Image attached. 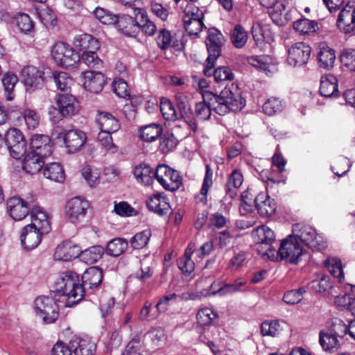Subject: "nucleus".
<instances>
[{"mask_svg":"<svg viewBox=\"0 0 355 355\" xmlns=\"http://www.w3.org/2000/svg\"><path fill=\"white\" fill-rule=\"evenodd\" d=\"M77 282L76 273L67 271L57 279L55 290L51 292V296L42 295L35 299V313L44 323L51 324L58 320L59 308L57 302H60L62 297H68L65 304L68 307L76 305L83 299V290Z\"/></svg>","mask_w":355,"mask_h":355,"instance_id":"obj_1","label":"nucleus"},{"mask_svg":"<svg viewBox=\"0 0 355 355\" xmlns=\"http://www.w3.org/2000/svg\"><path fill=\"white\" fill-rule=\"evenodd\" d=\"M202 101L196 103L193 118L205 121L210 118L211 111L224 116L230 112H239L245 105L236 87H225L219 94L212 92L202 93Z\"/></svg>","mask_w":355,"mask_h":355,"instance_id":"obj_2","label":"nucleus"},{"mask_svg":"<svg viewBox=\"0 0 355 355\" xmlns=\"http://www.w3.org/2000/svg\"><path fill=\"white\" fill-rule=\"evenodd\" d=\"M31 223L25 226L21 233V243L26 250L37 248L42 236L51 231L47 214L40 207H34L31 212Z\"/></svg>","mask_w":355,"mask_h":355,"instance_id":"obj_3","label":"nucleus"},{"mask_svg":"<svg viewBox=\"0 0 355 355\" xmlns=\"http://www.w3.org/2000/svg\"><path fill=\"white\" fill-rule=\"evenodd\" d=\"M302 253L303 250L296 237L289 235L282 241L277 251L268 249V259L272 261L285 260L290 263L297 264Z\"/></svg>","mask_w":355,"mask_h":355,"instance_id":"obj_4","label":"nucleus"},{"mask_svg":"<svg viewBox=\"0 0 355 355\" xmlns=\"http://www.w3.org/2000/svg\"><path fill=\"white\" fill-rule=\"evenodd\" d=\"M293 237L300 240L306 246L315 251H320L326 248L327 243L322 237L317 234L316 231L312 227L300 223L293 225Z\"/></svg>","mask_w":355,"mask_h":355,"instance_id":"obj_5","label":"nucleus"},{"mask_svg":"<svg viewBox=\"0 0 355 355\" xmlns=\"http://www.w3.org/2000/svg\"><path fill=\"white\" fill-rule=\"evenodd\" d=\"M51 55L57 64L69 68L80 62L78 52L64 42H58L52 48Z\"/></svg>","mask_w":355,"mask_h":355,"instance_id":"obj_6","label":"nucleus"},{"mask_svg":"<svg viewBox=\"0 0 355 355\" xmlns=\"http://www.w3.org/2000/svg\"><path fill=\"white\" fill-rule=\"evenodd\" d=\"M155 178L165 190L170 191H175L182 184L179 172L166 164H159L157 166Z\"/></svg>","mask_w":355,"mask_h":355,"instance_id":"obj_7","label":"nucleus"},{"mask_svg":"<svg viewBox=\"0 0 355 355\" xmlns=\"http://www.w3.org/2000/svg\"><path fill=\"white\" fill-rule=\"evenodd\" d=\"M225 42V39L220 31L216 28H211L208 30V35L206 38V46L208 51V57L206 62H208V68L205 73L210 74V67L213 66V62L221 55V48Z\"/></svg>","mask_w":355,"mask_h":355,"instance_id":"obj_8","label":"nucleus"},{"mask_svg":"<svg viewBox=\"0 0 355 355\" xmlns=\"http://www.w3.org/2000/svg\"><path fill=\"white\" fill-rule=\"evenodd\" d=\"M4 144L10 155L19 159L26 152V142L22 132L17 128L8 129L3 137Z\"/></svg>","mask_w":355,"mask_h":355,"instance_id":"obj_9","label":"nucleus"},{"mask_svg":"<svg viewBox=\"0 0 355 355\" xmlns=\"http://www.w3.org/2000/svg\"><path fill=\"white\" fill-rule=\"evenodd\" d=\"M337 26L345 34L355 35V1H349L340 11Z\"/></svg>","mask_w":355,"mask_h":355,"instance_id":"obj_10","label":"nucleus"},{"mask_svg":"<svg viewBox=\"0 0 355 355\" xmlns=\"http://www.w3.org/2000/svg\"><path fill=\"white\" fill-rule=\"evenodd\" d=\"M311 53V47L304 42H296L288 50L287 62L293 67H300L307 63Z\"/></svg>","mask_w":355,"mask_h":355,"instance_id":"obj_11","label":"nucleus"},{"mask_svg":"<svg viewBox=\"0 0 355 355\" xmlns=\"http://www.w3.org/2000/svg\"><path fill=\"white\" fill-rule=\"evenodd\" d=\"M55 103L60 116L64 118H71L78 114L80 110L79 101L71 94L58 95Z\"/></svg>","mask_w":355,"mask_h":355,"instance_id":"obj_12","label":"nucleus"},{"mask_svg":"<svg viewBox=\"0 0 355 355\" xmlns=\"http://www.w3.org/2000/svg\"><path fill=\"white\" fill-rule=\"evenodd\" d=\"M88 208L87 201L80 197L71 198L66 206L67 217L71 223H77L85 218Z\"/></svg>","mask_w":355,"mask_h":355,"instance_id":"obj_13","label":"nucleus"},{"mask_svg":"<svg viewBox=\"0 0 355 355\" xmlns=\"http://www.w3.org/2000/svg\"><path fill=\"white\" fill-rule=\"evenodd\" d=\"M175 100L178 119H184L193 132H196L198 125L196 120L193 118L188 98L182 94H178L175 95Z\"/></svg>","mask_w":355,"mask_h":355,"instance_id":"obj_14","label":"nucleus"},{"mask_svg":"<svg viewBox=\"0 0 355 355\" xmlns=\"http://www.w3.org/2000/svg\"><path fill=\"white\" fill-rule=\"evenodd\" d=\"M33 207L21 198L13 196L7 200V209L10 216L15 220H21L28 214L31 212Z\"/></svg>","mask_w":355,"mask_h":355,"instance_id":"obj_15","label":"nucleus"},{"mask_svg":"<svg viewBox=\"0 0 355 355\" xmlns=\"http://www.w3.org/2000/svg\"><path fill=\"white\" fill-rule=\"evenodd\" d=\"M23 82L27 89H40L43 85L44 72L31 65L24 67L21 72Z\"/></svg>","mask_w":355,"mask_h":355,"instance_id":"obj_16","label":"nucleus"},{"mask_svg":"<svg viewBox=\"0 0 355 355\" xmlns=\"http://www.w3.org/2000/svg\"><path fill=\"white\" fill-rule=\"evenodd\" d=\"M31 153L47 157L53 152V145L50 137L45 135H35L30 141Z\"/></svg>","mask_w":355,"mask_h":355,"instance_id":"obj_17","label":"nucleus"},{"mask_svg":"<svg viewBox=\"0 0 355 355\" xmlns=\"http://www.w3.org/2000/svg\"><path fill=\"white\" fill-rule=\"evenodd\" d=\"M87 141L85 133L78 129L67 130L64 136V144L70 153H76L81 149Z\"/></svg>","mask_w":355,"mask_h":355,"instance_id":"obj_18","label":"nucleus"},{"mask_svg":"<svg viewBox=\"0 0 355 355\" xmlns=\"http://www.w3.org/2000/svg\"><path fill=\"white\" fill-rule=\"evenodd\" d=\"M80 248L71 241H65L59 244L54 252V259L58 261H69L78 257Z\"/></svg>","mask_w":355,"mask_h":355,"instance_id":"obj_19","label":"nucleus"},{"mask_svg":"<svg viewBox=\"0 0 355 355\" xmlns=\"http://www.w3.org/2000/svg\"><path fill=\"white\" fill-rule=\"evenodd\" d=\"M146 205L150 211L159 216H168L172 214V209L167 198L159 193L150 198L146 202Z\"/></svg>","mask_w":355,"mask_h":355,"instance_id":"obj_20","label":"nucleus"},{"mask_svg":"<svg viewBox=\"0 0 355 355\" xmlns=\"http://www.w3.org/2000/svg\"><path fill=\"white\" fill-rule=\"evenodd\" d=\"M78 276L77 283L83 290V296L85 295V289L86 288L92 289L98 287L102 282L103 274V270L98 267H90L85 270L82 276L83 284H79V277Z\"/></svg>","mask_w":355,"mask_h":355,"instance_id":"obj_21","label":"nucleus"},{"mask_svg":"<svg viewBox=\"0 0 355 355\" xmlns=\"http://www.w3.org/2000/svg\"><path fill=\"white\" fill-rule=\"evenodd\" d=\"M84 86L89 92L98 94L102 91L105 83L103 73L96 71H87L83 73Z\"/></svg>","mask_w":355,"mask_h":355,"instance_id":"obj_22","label":"nucleus"},{"mask_svg":"<svg viewBox=\"0 0 355 355\" xmlns=\"http://www.w3.org/2000/svg\"><path fill=\"white\" fill-rule=\"evenodd\" d=\"M320 93L327 98L338 96V80L334 75L329 73L321 77Z\"/></svg>","mask_w":355,"mask_h":355,"instance_id":"obj_23","label":"nucleus"},{"mask_svg":"<svg viewBox=\"0 0 355 355\" xmlns=\"http://www.w3.org/2000/svg\"><path fill=\"white\" fill-rule=\"evenodd\" d=\"M73 45L80 53L97 51L100 49V43L97 39L89 34H83L77 37Z\"/></svg>","mask_w":355,"mask_h":355,"instance_id":"obj_24","label":"nucleus"},{"mask_svg":"<svg viewBox=\"0 0 355 355\" xmlns=\"http://www.w3.org/2000/svg\"><path fill=\"white\" fill-rule=\"evenodd\" d=\"M44 158L33 153H28L23 162V169L30 174H35L44 168Z\"/></svg>","mask_w":355,"mask_h":355,"instance_id":"obj_25","label":"nucleus"},{"mask_svg":"<svg viewBox=\"0 0 355 355\" xmlns=\"http://www.w3.org/2000/svg\"><path fill=\"white\" fill-rule=\"evenodd\" d=\"M341 342L340 339L334 336L326 330H322L319 333V343L325 352L329 353L337 352L341 347Z\"/></svg>","mask_w":355,"mask_h":355,"instance_id":"obj_26","label":"nucleus"},{"mask_svg":"<svg viewBox=\"0 0 355 355\" xmlns=\"http://www.w3.org/2000/svg\"><path fill=\"white\" fill-rule=\"evenodd\" d=\"M285 9L286 6L282 1L268 0V14L275 24L277 26H282L284 24Z\"/></svg>","mask_w":355,"mask_h":355,"instance_id":"obj_27","label":"nucleus"},{"mask_svg":"<svg viewBox=\"0 0 355 355\" xmlns=\"http://www.w3.org/2000/svg\"><path fill=\"white\" fill-rule=\"evenodd\" d=\"M133 174L137 181L145 186L150 185L155 178V171L147 164H140L135 166Z\"/></svg>","mask_w":355,"mask_h":355,"instance_id":"obj_28","label":"nucleus"},{"mask_svg":"<svg viewBox=\"0 0 355 355\" xmlns=\"http://www.w3.org/2000/svg\"><path fill=\"white\" fill-rule=\"evenodd\" d=\"M73 355H94L95 345L86 339L74 338L70 340Z\"/></svg>","mask_w":355,"mask_h":355,"instance_id":"obj_29","label":"nucleus"},{"mask_svg":"<svg viewBox=\"0 0 355 355\" xmlns=\"http://www.w3.org/2000/svg\"><path fill=\"white\" fill-rule=\"evenodd\" d=\"M96 122L101 131L112 134L116 132L120 128L119 121L108 112H101L96 119Z\"/></svg>","mask_w":355,"mask_h":355,"instance_id":"obj_30","label":"nucleus"},{"mask_svg":"<svg viewBox=\"0 0 355 355\" xmlns=\"http://www.w3.org/2000/svg\"><path fill=\"white\" fill-rule=\"evenodd\" d=\"M335 60V51L324 44L321 45L318 53V61L320 67L329 70L334 67Z\"/></svg>","mask_w":355,"mask_h":355,"instance_id":"obj_31","label":"nucleus"},{"mask_svg":"<svg viewBox=\"0 0 355 355\" xmlns=\"http://www.w3.org/2000/svg\"><path fill=\"white\" fill-rule=\"evenodd\" d=\"M42 172L46 178L55 182H62L65 180L64 169L58 162L46 164L43 168Z\"/></svg>","mask_w":355,"mask_h":355,"instance_id":"obj_32","label":"nucleus"},{"mask_svg":"<svg viewBox=\"0 0 355 355\" xmlns=\"http://www.w3.org/2000/svg\"><path fill=\"white\" fill-rule=\"evenodd\" d=\"M215 62H213V66L210 67V74L205 73L206 69L208 68V62H207V64L203 70V73L206 76H213L215 81L217 83H221L226 80H232L234 79V75L231 69L228 67L221 66L214 70Z\"/></svg>","mask_w":355,"mask_h":355,"instance_id":"obj_33","label":"nucleus"},{"mask_svg":"<svg viewBox=\"0 0 355 355\" xmlns=\"http://www.w3.org/2000/svg\"><path fill=\"white\" fill-rule=\"evenodd\" d=\"M105 252V248L101 245H94L82 250L78 255L80 260L87 264H93L97 262Z\"/></svg>","mask_w":355,"mask_h":355,"instance_id":"obj_34","label":"nucleus"},{"mask_svg":"<svg viewBox=\"0 0 355 355\" xmlns=\"http://www.w3.org/2000/svg\"><path fill=\"white\" fill-rule=\"evenodd\" d=\"M115 25L117 28L125 35L132 36L135 33L137 19H135L129 15H119L118 20Z\"/></svg>","mask_w":355,"mask_h":355,"instance_id":"obj_35","label":"nucleus"},{"mask_svg":"<svg viewBox=\"0 0 355 355\" xmlns=\"http://www.w3.org/2000/svg\"><path fill=\"white\" fill-rule=\"evenodd\" d=\"M128 245L126 239L115 238L107 243L105 252L110 256L119 257L127 250Z\"/></svg>","mask_w":355,"mask_h":355,"instance_id":"obj_36","label":"nucleus"},{"mask_svg":"<svg viewBox=\"0 0 355 355\" xmlns=\"http://www.w3.org/2000/svg\"><path fill=\"white\" fill-rule=\"evenodd\" d=\"M162 128L157 123H151L144 126L140 130L141 139L146 142L156 140L162 134Z\"/></svg>","mask_w":355,"mask_h":355,"instance_id":"obj_37","label":"nucleus"},{"mask_svg":"<svg viewBox=\"0 0 355 355\" xmlns=\"http://www.w3.org/2000/svg\"><path fill=\"white\" fill-rule=\"evenodd\" d=\"M293 28L300 35H309L315 33L318 29V24L314 20L303 18L293 23Z\"/></svg>","mask_w":355,"mask_h":355,"instance_id":"obj_38","label":"nucleus"},{"mask_svg":"<svg viewBox=\"0 0 355 355\" xmlns=\"http://www.w3.org/2000/svg\"><path fill=\"white\" fill-rule=\"evenodd\" d=\"M18 82L17 76L13 73H6L2 78V84L4 88L5 96L8 101L14 99V88Z\"/></svg>","mask_w":355,"mask_h":355,"instance_id":"obj_39","label":"nucleus"},{"mask_svg":"<svg viewBox=\"0 0 355 355\" xmlns=\"http://www.w3.org/2000/svg\"><path fill=\"white\" fill-rule=\"evenodd\" d=\"M217 318V313L207 307L200 309L196 315L198 324L202 327L214 324Z\"/></svg>","mask_w":355,"mask_h":355,"instance_id":"obj_40","label":"nucleus"},{"mask_svg":"<svg viewBox=\"0 0 355 355\" xmlns=\"http://www.w3.org/2000/svg\"><path fill=\"white\" fill-rule=\"evenodd\" d=\"M324 266L331 274L338 279L339 282H342L344 280V272L342 263L340 259L336 258H329L325 261Z\"/></svg>","mask_w":355,"mask_h":355,"instance_id":"obj_41","label":"nucleus"},{"mask_svg":"<svg viewBox=\"0 0 355 355\" xmlns=\"http://www.w3.org/2000/svg\"><path fill=\"white\" fill-rule=\"evenodd\" d=\"M248 36L243 27L237 24L235 26L232 34L231 41L236 48H242L247 42Z\"/></svg>","mask_w":355,"mask_h":355,"instance_id":"obj_42","label":"nucleus"},{"mask_svg":"<svg viewBox=\"0 0 355 355\" xmlns=\"http://www.w3.org/2000/svg\"><path fill=\"white\" fill-rule=\"evenodd\" d=\"M80 61L85 63L88 67L100 69L103 67V60L98 57L96 51H90L80 54Z\"/></svg>","mask_w":355,"mask_h":355,"instance_id":"obj_43","label":"nucleus"},{"mask_svg":"<svg viewBox=\"0 0 355 355\" xmlns=\"http://www.w3.org/2000/svg\"><path fill=\"white\" fill-rule=\"evenodd\" d=\"M151 232L150 230H145L137 233L130 241V245L134 249H141L146 246L150 238Z\"/></svg>","mask_w":355,"mask_h":355,"instance_id":"obj_44","label":"nucleus"},{"mask_svg":"<svg viewBox=\"0 0 355 355\" xmlns=\"http://www.w3.org/2000/svg\"><path fill=\"white\" fill-rule=\"evenodd\" d=\"M160 111L163 117L166 121H176L178 120V112L175 110L173 103L166 98L161 100Z\"/></svg>","mask_w":355,"mask_h":355,"instance_id":"obj_45","label":"nucleus"},{"mask_svg":"<svg viewBox=\"0 0 355 355\" xmlns=\"http://www.w3.org/2000/svg\"><path fill=\"white\" fill-rule=\"evenodd\" d=\"M252 237L254 241L259 245L266 243V230L265 225H261L256 227L252 232ZM257 250L263 257L266 256V250L259 249V246L257 247Z\"/></svg>","mask_w":355,"mask_h":355,"instance_id":"obj_46","label":"nucleus"},{"mask_svg":"<svg viewBox=\"0 0 355 355\" xmlns=\"http://www.w3.org/2000/svg\"><path fill=\"white\" fill-rule=\"evenodd\" d=\"M178 144V140L176 139L173 132L167 131L160 139L159 148L164 153H168L174 149Z\"/></svg>","mask_w":355,"mask_h":355,"instance_id":"obj_47","label":"nucleus"},{"mask_svg":"<svg viewBox=\"0 0 355 355\" xmlns=\"http://www.w3.org/2000/svg\"><path fill=\"white\" fill-rule=\"evenodd\" d=\"M53 79L58 89L61 91L67 90L72 83V79L66 72L54 71L53 73Z\"/></svg>","mask_w":355,"mask_h":355,"instance_id":"obj_48","label":"nucleus"},{"mask_svg":"<svg viewBox=\"0 0 355 355\" xmlns=\"http://www.w3.org/2000/svg\"><path fill=\"white\" fill-rule=\"evenodd\" d=\"M329 334L334 336L338 337L343 340V337L347 333V326L343 320L336 318L331 322V325L326 329Z\"/></svg>","mask_w":355,"mask_h":355,"instance_id":"obj_49","label":"nucleus"},{"mask_svg":"<svg viewBox=\"0 0 355 355\" xmlns=\"http://www.w3.org/2000/svg\"><path fill=\"white\" fill-rule=\"evenodd\" d=\"M139 28L148 35H153L157 31L155 24L144 14L141 15L139 19H138V15H137L136 29Z\"/></svg>","mask_w":355,"mask_h":355,"instance_id":"obj_50","label":"nucleus"},{"mask_svg":"<svg viewBox=\"0 0 355 355\" xmlns=\"http://www.w3.org/2000/svg\"><path fill=\"white\" fill-rule=\"evenodd\" d=\"M22 116L28 129L35 130L38 126L40 116L35 110L26 109Z\"/></svg>","mask_w":355,"mask_h":355,"instance_id":"obj_51","label":"nucleus"},{"mask_svg":"<svg viewBox=\"0 0 355 355\" xmlns=\"http://www.w3.org/2000/svg\"><path fill=\"white\" fill-rule=\"evenodd\" d=\"M16 23L19 30L24 33H30L33 30V21L27 14H19L16 17Z\"/></svg>","mask_w":355,"mask_h":355,"instance_id":"obj_52","label":"nucleus"},{"mask_svg":"<svg viewBox=\"0 0 355 355\" xmlns=\"http://www.w3.org/2000/svg\"><path fill=\"white\" fill-rule=\"evenodd\" d=\"M112 133L101 131L98 133L97 139L101 145L112 153H115L118 150V147L112 141Z\"/></svg>","mask_w":355,"mask_h":355,"instance_id":"obj_53","label":"nucleus"},{"mask_svg":"<svg viewBox=\"0 0 355 355\" xmlns=\"http://www.w3.org/2000/svg\"><path fill=\"white\" fill-rule=\"evenodd\" d=\"M265 25L261 22H254L252 27V35L257 46H261L265 42Z\"/></svg>","mask_w":355,"mask_h":355,"instance_id":"obj_54","label":"nucleus"},{"mask_svg":"<svg viewBox=\"0 0 355 355\" xmlns=\"http://www.w3.org/2000/svg\"><path fill=\"white\" fill-rule=\"evenodd\" d=\"M172 37L171 32L166 29L162 28L159 31V34L156 37L157 46L162 50H166L171 46Z\"/></svg>","mask_w":355,"mask_h":355,"instance_id":"obj_55","label":"nucleus"},{"mask_svg":"<svg viewBox=\"0 0 355 355\" xmlns=\"http://www.w3.org/2000/svg\"><path fill=\"white\" fill-rule=\"evenodd\" d=\"M184 27L190 35H197L203 28H206L202 21H191L190 19H184Z\"/></svg>","mask_w":355,"mask_h":355,"instance_id":"obj_56","label":"nucleus"},{"mask_svg":"<svg viewBox=\"0 0 355 355\" xmlns=\"http://www.w3.org/2000/svg\"><path fill=\"white\" fill-rule=\"evenodd\" d=\"M340 60L349 70L355 71V49H347L343 51Z\"/></svg>","mask_w":355,"mask_h":355,"instance_id":"obj_57","label":"nucleus"},{"mask_svg":"<svg viewBox=\"0 0 355 355\" xmlns=\"http://www.w3.org/2000/svg\"><path fill=\"white\" fill-rule=\"evenodd\" d=\"M113 90L114 93L121 98H126L130 97L128 84L122 79L119 78L114 81Z\"/></svg>","mask_w":355,"mask_h":355,"instance_id":"obj_58","label":"nucleus"},{"mask_svg":"<svg viewBox=\"0 0 355 355\" xmlns=\"http://www.w3.org/2000/svg\"><path fill=\"white\" fill-rule=\"evenodd\" d=\"M178 265L180 270L184 275H190L195 268L193 261L189 257L180 258L178 261Z\"/></svg>","mask_w":355,"mask_h":355,"instance_id":"obj_59","label":"nucleus"},{"mask_svg":"<svg viewBox=\"0 0 355 355\" xmlns=\"http://www.w3.org/2000/svg\"><path fill=\"white\" fill-rule=\"evenodd\" d=\"M255 207L260 216L266 217V193L260 192L254 199Z\"/></svg>","mask_w":355,"mask_h":355,"instance_id":"obj_60","label":"nucleus"},{"mask_svg":"<svg viewBox=\"0 0 355 355\" xmlns=\"http://www.w3.org/2000/svg\"><path fill=\"white\" fill-rule=\"evenodd\" d=\"M283 103L277 97L268 98V115H274L281 112L283 110Z\"/></svg>","mask_w":355,"mask_h":355,"instance_id":"obj_61","label":"nucleus"},{"mask_svg":"<svg viewBox=\"0 0 355 355\" xmlns=\"http://www.w3.org/2000/svg\"><path fill=\"white\" fill-rule=\"evenodd\" d=\"M139 338L132 339L126 345L121 355H141Z\"/></svg>","mask_w":355,"mask_h":355,"instance_id":"obj_62","label":"nucleus"},{"mask_svg":"<svg viewBox=\"0 0 355 355\" xmlns=\"http://www.w3.org/2000/svg\"><path fill=\"white\" fill-rule=\"evenodd\" d=\"M114 211L115 213L121 216H131L135 211L126 202H121L119 204L114 205Z\"/></svg>","mask_w":355,"mask_h":355,"instance_id":"obj_63","label":"nucleus"},{"mask_svg":"<svg viewBox=\"0 0 355 355\" xmlns=\"http://www.w3.org/2000/svg\"><path fill=\"white\" fill-rule=\"evenodd\" d=\"M52 355H73L72 350H71L70 343L67 346L64 343L57 342L52 348Z\"/></svg>","mask_w":355,"mask_h":355,"instance_id":"obj_64","label":"nucleus"}]
</instances>
